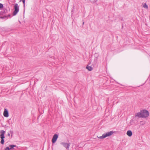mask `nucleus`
<instances>
[{
    "instance_id": "obj_1",
    "label": "nucleus",
    "mask_w": 150,
    "mask_h": 150,
    "mask_svg": "<svg viewBox=\"0 0 150 150\" xmlns=\"http://www.w3.org/2000/svg\"><path fill=\"white\" fill-rule=\"evenodd\" d=\"M149 115V113L148 111L146 110H143L140 112L137 113L136 116L143 118H145L147 117Z\"/></svg>"
},
{
    "instance_id": "obj_18",
    "label": "nucleus",
    "mask_w": 150,
    "mask_h": 150,
    "mask_svg": "<svg viewBox=\"0 0 150 150\" xmlns=\"http://www.w3.org/2000/svg\"><path fill=\"white\" fill-rule=\"evenodd\" d=\"M8 135L9 136H10V134L9 133L8 134Z\"/></svg>"
},
{
    "instance_id": "obj_17",
    "label": "nucleus",
    "mask_w": 150,
    "mask_h": 150,
    "mask_svg": "<svg viewBox=\"0 0 150 150\" xmlns=\"http://www.w3.org/2000/svg\"><path fill=\"white\" fill-rule=\"evenodd\" d=\"M10 132L11 134H13V131L11 130L10 131Z\"/></svg>"
},
{
    "instance_id": "obj_5",
    "label": "nucleus",
    "mask_w": 150,
    "mask_h": 150,
    "mask_svg": "<svg viewBox=\"0 0 150 150\" xmlns=\"http://www.w3.org/2000/svg\"><path fill=\"white\" fill-rule=\"evenodd\" d=\"M16 145H10L9 146L6 147L5 149V150H11L14 147H16Z\"/></svg>"
},
{
    "instance_id": "obj_8",
    "label": "nucleus",
    "mask_w": 150,
    "mask_h": 150,
    "mask_svg": "<svg viewBox=\"0 0 150 150\" xmlns=\"http://www.w3.org/2000/svg\"><path fill=\"white\" fill-rule=\"evenodd\" d=\"M3 115L5 117H8L9 116L8 111L6 109H5L4 111Z\"/></svg>"
},
{
    "instance_id": "obj_20",
    "label": "nucleus",
    "mask_w": 150,
    "mask_h": 150,
    "mask_svg": "<svg viewBox=\"0 0 150 150\" xmlns=\"http://www.w3.org/2000/svg\"><path fill=\"white\" fill-rule=\"evenodd\" d=\"M84 22H83V24H84Z\"/></svg>"
},
{
    "instance_id": "obj_19",
    "label": "nucleus",
    "mask_w": 150,
    "mask_h": 150,
    "mask_svg": "<svg viewBox=\"0 0 150 150\" xmlns=\"http://www.w3.org/2000/svg\"><path fill=\"white\" fill-rule=\"evenodd\" d=\"M2 13V12H1L0 13V14H1V13Z\"/></svg>"
},
{
    "instance_id": "obj_7",
    "label": "nucleus",
    "mask_w": 150,
    "mask_h": 150,
    "mask_svg": "<svg viewBox=\"0 0 150 150\" xmlns=\"http://www.w3.org/2000/svg\"><path fill=\"white\" fill-rule=\"evenodd\" d=\"M11 17V15L10 14H9L8 16H1L0 17V18H1L5 20L7 19L8 17Z\"/></svg>"
},
{
    "instance_id": "obj_16",
    "label": "nucleus",
    "mask_w": 150,
    "mask_h": 150,
    "mask_svg": "<svg viewBox=\"0 0 150 150\" xmlns=\"http://www.w3.org/2000/svg\"><path fill=\"white\" fill-rule=\"evenodd\" d=\"M21 1V0L20 1ZM21 1H22L24 5L25 3V0H21Z\"/></svg>"
},
{
    "instance_id": "obj_9",
    "label": "nucleus",
    "mask_w": 150,
    "mask_h": 150,
    "mask_svg": "<svg viewBox=\"0 0 150 150\" xmlns=\"http://www.w3.org/2000/svg\"><path fill=\"white\" fill-rule=\"evenodd\" d=\"M127 134L129 137H131L132 135V132L130 130H128L127 132Z\"/></svg>"
},
{
    "instance_id": "obj_13",
    "label": "nucleus",
    "mask_w": 150,
    "mask_h": 150,
    "mask_svg": "<svg viewBox=\"0 0 150 150\" xmlns=\"http://www.w3.org/2000/svg\"><path fill=\"white\" fill-rule=\"evenodd\" d=\"M1 139V143L2 144H4V139Z\"/></svg>"
},
{
    "instance_id": "obj_12",
    "label": "nucleus",
    "mask_w": 150,
    "mask_h": 150,
    "mask_svg": "<svg viewBox=\"0 0 150 150\" xmlns=\"http://www.w3.org/2000/svg\"><path fill=\"white\" fill-rule=\"evenodd\" d=\"M15 9H18V5L16 4L14 6Z\"/></svg>"
},
{
    "instance_id": "obj_3",
    "label": "nucleus",
    "mask_w": 150,
    "mask_h": 150,
    "mask_svg": "<svg viewBox=\"0 0 150 150\" xmlns=\"http://www.w3.org/2000/svg\"><path fill=\"white\" fill-rule=\"evenodd\" d=\"M58 136L57 134H55L54 135L52 139V142L53 143H55L57 140Z\"/></svg>"
},
{
    "instance_id": "obj_15",
    "label": "nucleus",
    "mask_w": 150,
    "mask_h": 150,
    "mask_svg": "<svg viewBox=\"0 0 150 150\" xmlns=\"http://www.w3.org/2000/svg\"><path fill=\"white\" fill-rule=\"evenodd\" d=\"M3 7V4L0 3V8H2Z\"/></svg>"
},
{
    "instance_id": "obj_4",
    "label": "nucleus",
    "mask_w": 150,
    "mask_h": 150,
    "mask_svg": "<svg viewBox=\"0 0 150 150\" xmlns=\"http://www.w3.org/2000/svg\"><path fill=\"white\" fill-rule=\"evenodd\" d=\"M61 144L67 149H69L70 145V143H67L64 142H62Z\"/></svg>"
},
{
    "instance_id": "obj_2",
    "label": "nucleus",
    "mask_w": 150,
    "mask_h": 150,
    "mask_svg": "<svg viewBox=\"0 0 150 150\" xmlns=\"http://www.w3.org/2000/svg\"><path fill=\"white\" fill-rule=\"evenodd\" d=\"M114 133V132L113 131H110V132H107L106 133H104L103 134L102 136L100 137H97L98 138L100 139H103L106 137H109L112 134Z\"/></svg>"
},
{
    "instance_id": "obj_10",
    "label": "nucleus",
    "mask_w": 150,
    "mask_h": 150,
    "mask_svg": "<svg viewBox=\"0 0 150 150\" xmlns=\"http://www.w3.org/2000/svg\"><path fill=\"white\" fill-rule=\"evenodd\" d=\"M86 68L89 71H91L93 69V68L90 66H87Z\"/></svg>"
},
{
    "instance_id": "obj_14",
    "label": "nucleus",
    "mask_w": 150,
    "mask_h": 150,
    "mask_svg": "<svg viewBox=\"0 0 150 150\" xmlns=\"http://www.w3.org/2000/svg\"><path fill=\"white\" fill-rule=\"evenodd\" d=\"M145 8H148V6L146 5V4H145L143 6Z\"/></svg>"
},
{
    "instance_id": "obj_6",
    "label": "nucleus",
    "mask_w": 150,
    "mask_h": 150,
    "mask_svg": "<svg viewBox=\"0 0 150 150\" xmlns=\"http://www.w3.org/2000/svg\"><path fill=\"white\" fill-rule=\"evenodd\" d=\"M0 138L1 139H4L5 138L4 134L5 132L4 130H1L0 131Z\"/></svg>"
},
{
    "instance_id": "obj_11",
    "label": "nucleus",
    "mask_w": 150,
    "mask_h": 150,
    "mask_svg": "<svg viewBox=\"0 0 150 150\" xmlns=\"http://www.w3.org/2000/svg\"><path fill=\"white\" fill-rule=\"evenodd\" d=\"M18 11L19 10H15L13 13V15L12 16L16 15L18 12Z\"/></svg>"
}]
</instances>
